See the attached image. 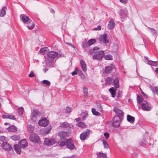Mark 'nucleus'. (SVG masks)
<instances>
[{
    "label": "nucleus",
    "mask_w": 158,
    "mask_h": 158,
    "mask_svg": "<svg viewBox=\"0 0 158 158\" xmlns=\"http://www.w3.org/2000/svg\"><path fill=\"white\" fill-rule=\"evenodd\" d=\"M64 56V55L59 54L56 52L51 51L48 53L47 56H44V61L47 65L52 67L53 64L54 63V58H58Z\"/></svg>",
    "instance_id": "obj_1"
},
{
    "label": "nucleus",
    "mask_w": 158,
    "mask_h": 158,
    "mask_svg": "<svg viewBox=\"0 0 158 158\" xmlns=\"http://www.w3.org/2000/svg\"><path fill=\"white\" fill-rule=\"evenodd\" d=\"M28 146V143L25 139L22 140L18 144H15L14 145V150L19 154L21 152V148H24Z\"/></svg>",
    "instance_id": "obj_2"
},
{
    "label": "nucleus",
    "mask_w": 158,
    "mask_h": 158,
    "mask_svg": "<svg viewBox=\"0 0 158 158\" xmlns=\"http://www.w3.org/2000/svg\"><path fill=\"white\" fill-rule=\"evenodd\" d=\"M139 108L144 111H150L152 108V105L145 101H143L139 105Z\"/></svg>",
    "instance_id": "obj_3"
},
{
    "label": "nucleus",
    "mask_w": 158,
    "mask_h": 158,
    "mask_svg": "<svg viewBox=\"0 0 158 158\" xmlns=\"http://www.w3.org/2000/svg\"><path fill=\"white\" fill-rule=\"evenodd\" d=\"M104 52L103 51H96L93 56L92 58L94 60L97 59L100 60L104 56Z\"/></svg>",
    "instance_id": "obj_4"
},
{
    "label": "nucleus",
    "mask_w": 158,
    "mask_h": 158,
    "mask_svg": "<svg viewBox=\"0 0 158 158\" xmlns=\"http://www.w3.org/2000/svg\"><path fill=\"white\" fill-rule=\"evenodd\" d=\"M40 113L37 110H33L31 112V121L36 122L38 119V118L40 117Z\"/></svg>",
    "instance_id": "obj_5"
},
{
    "label": "nucleus",
    "mask_w": 158,
    "mask_h": 158,
    "mask_svg": "<svg viewBox=\"0 0 158 158\" xmlns=\"http://www.w3.org/2000/svg\"><path fill=\"white\" fill-rule=\"evenodd\" d=\"M30 141L34 143H38L40 142L39 137L37 134L32 133L31 134L29 137Z\"/></svg>",
    "instance_id": "obj_6"
},
{
    "label": "nucleus",
    "mask_w": 158,
    "mask_h": 158,
    "mask_svg": "<svg viewBox=\"0 0 158 158\" xmlns=\"http://www.w3.org/2000/svg\"><path fill=\"white\" fill-rule=\"evenodd\" d=\"M90 130L87 129L81 134L80 135V139L81 140H84L89 137L90 134Z\"/></svg>",
    "instance_id": "obj_7"
},
{
    "label": "nucleus",
    "mask_w": 158,
    "mask_h": 158,
    "mask_svg": "<svg viewBox=\"0 0 158 158\" xmlns=\"http://www.w3.org/2000/svg\"><path fill=\"white\" fill-rule=\"evenodd\" d=\"M66 145L67 148L70 150H72L75 149L74 142L71 139H68L66 140Z\"/></svg>",
    "instance_id": "obj_8"
},
{
    "label": "nucleus",
    "mask_w": 158,
    "mask_h": 158,
    "mask_svg": "<svg viewBox=\"0 0 158 158\" xmlns=\"http://www.w3.org/2000/svg\"><path fill=\"white\" fill-rule=\"evenodd\" d=\"M20 18L21 21L24 24H26L28 22H29L31 24L32 23L31 19L29 18L28 17L23 14L20 15Z\"/></svg>",
    "instance_id": "obj_9"
},
{
    "label": "nucleus",
    "mask_w": 158,
    "mask_h": 158,
    "mask_svg": "<svg viewBox=\"0 0 158 158\" xmlns=\"http://www.w3.org/2000/svg\"><path fill=\"white\" fill-rule=\"evenodd\" d=\"M121 118L119 116H115L113 119V125L115 127H118L120 126V122H121Z\"/></svg>",
    "instance_id": "obj_10"
},
{
    "label": "nucleus",
    "mask_w": 158,
    "mask_h": 158,
    "mask_svg": "<svg viewBox=\"0 0 158 158\" xmlns=\"http://www.w3.org/2000/svg\"><path fill=\"white\" fill-rule=\"evenodd\" d=\"M56 141L53 138H46L44 140V144L47 146H49L54 144Z\"/></svg>",
    "instance_id": "obj_11"
},
{
    "label": "nucleus",
    "mask_w": 158,
    "mask_h": 158,
    "mask_svg": "<svg viewBox=\"0 0 158 158\" xmlns=\"http://www.w3.org/2000/svg\"><path fill=\"white\" fill-rule=\"evenodd\" d=\"M48 124V121L45 118L40 120L38 122V124L40 126L44 127L47 126Z\"/></svg>",
    "instance_id": "obj_12"
},
{
    "label": "nucleus",
    "mask_w": 158,
    "mask_h": 158,
    "mask_svg": "<svg viewBox=\"0 0 158 158\" xmlns=\"http://www.w3.org/2000/svg\"><path fill=\"white\" fill-rule=\"evenodd\" d=\"M58 135L61 139L64 140L66 137L69 136V134L67 131H61L58 133Z\"/></svg>",
    "instance_id": "obj_13"
},
{
    "label": "nucleus",
    "mask_w": 158,
    "mask_h": 158,
    "mask_svg": "<svg viewBox=\"0 0 158 158\" xmlns=\"http://www.w3.org/2000/svg\"><path fill=\"white\" fill-rule=\"evenodd\" d=\"M113 110L117 114V115L116 116H119L120 118H121L123 116L124 113L122 110L119 109L118 107L114 108L113 109Z\"/></svg>",
    "instance_id": "obj_14"
},
{
    "label": "nucleus",
    "mask_w": 158,
    "mask_h": 158,
    "mask_svg": "<svg viewBox=\"0 0 158 158\" xmlns=\"http://www.w3.org/2000/svg\"><path fill=\"white\" fill-rule=\"evenodd\" d=\"M107 35L105 33L99 38V40L101 43L103 42L104 44L108 43L109 40L107 39Z\"/></svg>",
    "instance_id": "obj_15"
},
{
    "label": "nucleus",
    "mask_w": 158,
    "mask_h": 158,
    "mask_svg": "<svg viewBox=\"0 0 158 158\" xmlns=\"http://www.w3.org/2000/svg\"><path fill=\"white\" fill-rule=\"evenodd\" d=\"M2 148L7 151L10 150L11 148V145L7 142H3L2 144Z\"/></svg>",
    "instance_id": "obj_16"
},
{
    "label": "nucleus",
    "mask_w": 158,
    "mask_h": 158,
    "mask_svg": "<svg viewBox=\"0 0 158 158\" xmlns=\"http://www.w3.org/2000/svg\"><path fill=\"white\" fill-rule=\"evenodd\" d=\"M115 66L113 64H110L109 66L106 67L105 72L107 74L110 73L112 70L115 68Z\"/></svg>",
    "instance_id": "obj_17"
},
{
    "label": "nucleus",
    "mask_w": 158,
    "mask_h": 158,
    "mask_svg": "<svg viewBox=\"0 0 158 158\" xmlns=\"http://www.w3.org/2000/svg\"><path fill=\"white\" fill-rule=\"evenodd\" d=\"M113 83L115 89H118L119 87V79L118 77H116L113 80Z\"/></svg>",
    "instance_id": "obj_18"
},
{
    "label": "nucleus",
    "mask_w": 158,
    "mask_h": 158,
    "mask_svg": "<svg viewBox=\"0 0 158 158\" xmlns=\"http://www.w3.org/2000/svg\"><path fill=\"white\" fill-rule=\"evenodd\" d=\"M99 49V48L95 47H94L92 49H89L88 51H87L86 52H87L89 55L90 54L92 55L93 53L94 54L95 52H96V51H98Z\"/></svg>",
    "instance_id": "obj_19"
},
{
    "label": "nucleus",
    "mask_w": 158,
    "mask_h": 158,
    "mask_svg": "<svg viewBox=\"0 0 158 158\" xmlns=\"http://www.w3.org/2000/svg\"><path fill=\"white\" fill-rule=\"evenodd\" d=\"M126 10L124 9H121L119 12V15L122 18L124 19L127 16V14L126 13Z\"/></svg>",
    "instance_id": "obj_20"
},
{
    "label": "nucleus",
    "mask_w": 158,
    "mask_h": 158,
    "mask_svg": "<svg viewBox=\"0 0 158 158\" xmlns=\"http://www.w3.org/2000/svg\"><path fill=\"white\" fill-rule=\"evenodd\" d=\"M80 63L81 65V67L83 71L85 72L87 70L86 64L83 60H80Z\"/></svg>",
    "instance_id": "obj_21"
},
{
    "label": "nucleus",
    "mask_w": 158,
    "mask_h": 158,
    "mask_svg": "<svg viewBox=\"0 0 158 158\" xmlns=\"http://www.w3.org/2000/svg\"><path fill=\"white\" fill-rule=\"evenodd\" d=\"M7 129L8 131L12 132H15L17 131V127L13 125L10 126Z\"/></svg>",
    "instance_id": "obj_22"
},
{
    "label": "nucleus",
    "mask_w": 158,
    "mask_h": 158,
    "mask_svg": "<svg viewBox=\"0 0 158 158\" xmlns=\"http://www.w3.org/2000/svg\"><path fill=\"white\" fill-rule=\"evenodd\" d=\"M147 63L148 64L150 65L154 66H158V61H153L151 60H148Z\"/></svg>",
    "instance_id": "obj_23"
},
{
    "label": "nucleus",
    "mask_w": 158,
    "mask_h": 158,
    "mask_svg": "<svg viewBox=\"0 0 158 158\" xmlns=\"http://www.w3.org/2000/svg\"><path fill=\"white\" fill-rule=\"evenodd\" d=\"M7 8L6 6L3 7L0 11V16L1 17H4L5 15L6 12V10Z\"/></svg>",
    "instance_id": "obj_24"
},
{
    "label": "nucleus",
    "mask_w": 158,
    "mask_h": 158,
    "mask_svg": "<svg viewBox=\"0 0 158 158\" xmlns=\"http://www.w3.org/2000/svg\"><path fill=\"white\" fill-rule=\"evenodd\" d=\"M115 23L114 21L111 19L109 22V24L108 25V27L110 29H112L115 26Z\"/></svg>",
    "instance_id": "obj_25"
},
{
    "label": "nucleus",
    "mask_w": 158,
    "mask_h": 158,
    "mask_svg": "<svg viewBox=\"0 0 158 158\" xmlns=\"http://www.w3.org/2000/svg\"><path fill=\"white\" fill-rule=\"evenodd\" d=\"M109 90L111 94L112 97L114 98L116 96V89L115 90L114 88L111 87L109 89Z\"/></svg>",
    "instance_id": "obj_26"
},
{
    "label": "nucleus",
    "mask_w": 158,
    "mask_h": 158,
    "mask_svg": "<svg viewBox=\"0 0 158 158\" xmlns=\"http://www.w3.org/2000/svg\"><path fill=\"white\" fill-rule=\"evenodd\" d=\"M70 125L67 122H65L60 124V126L59 127L62 128H67L70 127Z\"/></svg>",
    "instance_id": "obj_27"
},
{
    "label": "nucleus",
    "mask_w": 158,
    "mask_h": 158,
    "mask_svg": "<svg viewBox=\"0 0 158 158\" xmlns=\"http://www.w3.org/2000/svg\"><path fill=\"white\" fill-rule=\"evenodd\" d=\"M127 121L131 123H134L135 120V118L134 117L129 114L127 115Z\"/></svg>",
    "instance_id": "obj_28"
},
{
    "label": "nucleus",
    "mask_w": 158,
    "mask_h": 158,
    "mask_svg": "<svg viewBox=\"0 0 158 158\" xmlns=\"http://www.w3.org/2000/svg\"><path fill=\"white\" fill-rule=\"evenodd\" d=\"M2 117L3 118H9L11 119L15 120L16 119L15 117L13 115H2Z\"/></svg>",
    "instance_id": "obj_29"
},
{
    "label": "nucleus",
    "mask_w": 158,
    "mask_h": 158,
    "mask_svg": "<svg viewBox=\"0 0 158 158\" xmlns=\"http://www.w3.org/2000/svg\"><path fill=\"white\" fill-rule=\"evenodd\" d=\"M32 23L31 24L29 22H27L26 24H27V27L28 28L29 30H31L33 29L35 27V24L33 21L31 20Z\"/></svg>",
    "instance_id": "obj_30"
},
{
    "label": "nucleus",
    "mask_w": 158,
    "mask_h": 158,
    "mask_svg": "<svg viewBox=\"0 0 158 158\" xmlns=\"http://www.w3.org/2000/svg\"><path fill=\"white\" fill-rule=\"evenodd\" d=\"M98 158H107L106 153L102 152H99L97 155Z\"/></svg>",
    "instance_id": "obj_31"
},
{
    "label": "nucleus",
    "mask_w": 158,
    "mask_h": 158,
    "mask_svg": "<svg viewBox=\"0 0 158 158\" xmlns=\"http://www.w3.org/2000/svg\"><path fill=\"white\" fill-rule=\"evenodd\" d=\"M143 97L140 95H138L137 97V100L138 103L139 104L142 103L143 100Z\"/></svg>",
    "instance_id": "obj_32"
},
{
    "label": "nucleus",
    "mask_w": 158,
    "mask_h": 158,
    "mask_svg": "<svg viewBox=\"0 0 158 158\" xmlns=\"http://www.w3.org/2000/svg\"><path fill=\"white\" fill-rule=\"evenodd\" d=\"M82 46V48L85 50V51L87 52L86 48H88L90 46L89 45L88 42H85L83 43Z\"/></svg>",
    "instance_id": "obj_33"
},
{
    "label": "nucleus",
    "mask_w": 158,
    "mask_h": 158,
    "mask_svg": "<svg viewBox=\"0 0 158 158\" xmlns=\"http://www.w3.org/2000/svg\"><path fill=\"white\" fill-rule=\"evenodd\" d=\"M149 29V31L152 33V35L154 36H156L157 35V32L154 29L148 27Z\"/></svg>",
    "instance_id": "obj_34"
},
{
    "label": "nucleus",
    "mask_w": 158,
    "mask_h": 158,
    "mask_svg": "<svg viewBox=\"0 0 158 158\" xmlns=\"http://www.w3.org/2000/svg\"><path fill=\"white\" fill-rule=\"evenodd\" d=\"M106 83V84H111L113 81V79L112 78L108 77L105 79Z\"/></svg>",
    "instance_id": "obj_35"
},
{
    "label": "nucleus",
    "mask_w": 158,
    "mask_h": 158,
    "mask_svg": "<svg viewBox=\"0 0 158 158\" xmlns=\"http://www.w3.org/2000/svg\"><path fill=\"white\" fill-rule=\"evenodd\" d=\"M10 138L13 140L16 141L20 139V136L18 135H15L11 136Z\"/></svg>",
    "instance_id": "obj_36"
},
{
    "label": "nucleus",
    "mask_w": 158,
    "mask_h": 158,
    "mask_svg": "<svg viewBox=\"0 0 158 158\" xmlns=\"http://www.w3.org/2000/svg\"><path fill=\"white\" fill-rule=\"evenodd\" d=\"M152 92L157 95L158 96V87H152L151 88Z\"/></svg>",
    "instance_id": "obj_37"
},
{
    "label": "nucleus",
    "mask_w": 158,
    "mask_h": 158,
    "mask_svg": "<svg viewBox=\"0 0 158 158\" xmlns=\"http://www.w3.org/2000/svg\"><path fill=\"white\" fill-rule=\"evenodd\" d=\"M92 112L93 115L97 116H99L100 113L98 111L96 110V109L95 108H93L92 109Z\"/></svg>",
    "instance_id": "obj_38"
},
{
    "label": "nucleus",
    "mask_w": 158,
    "mask_h": 158,
    "mask_svg": "<svg viewBox=\"0 0 158 158\" xmlns=\"http://www.w3.org/2000/svg\"><path fill=\"white\" fill-rule=\"evenodd\" d=\"M28 131L31 134L33 133L34 127L31 125H29L28 126Z\"/></svg>",
    "instance_id": "obj_39"
},
{
    "label": "nucleus",
    "mask_w": 158,
    "mask_h": 158,
    "mask_svg": "<svg viewBox=\"0 0 158 158\" xmlns=\"http://www.w3.org/2000/svg\"><path fill=\"white\" fill-rule=\"evenodd\" d=\"M23 111L24 109L22 107H21L18 108L17 110L18 113L20 115H22L23 114Z\"/></svg>",
    "instance_id": "obj_40"
},
{
    "label": "nucleus",
    "mask_w": 158,
    "mask_h": 158,
    "mask_svg": "<svg viewBox=\"0 0 158 158\" xmlns=\"http://www.w3.org/2000/svg\"><path fill=\"white\" fill-rule=\"evenodd\" d=\"M87 42L89 45L90 46L96 42V40L95 39H92L89 40Z\"/></svg>",
    "instance_id": "obj_41"
},
{
    "label": "nucleus",
    "mask_w": 158,
    "mask_h": 158,
    "mask_svg": "<svg viewBox=\"0 0 158 158\" xmlns=\"http://www.w3.org/2000/svg\"><path fill=\"white\" fill-rule=\"evenodd\" d=\"M102 142L104 145V148H109V145L107 142L105 140V139H103Z\"/></svg>",
    "instance_id": "obj_42"
},
{
    "label": "nucleus",
    "mask_w": 158,
    "mask_h": 158,
    "mask_svg": "<svg viewBox=\"0 0 158 158\" xmlns=\"http://www.w3.org/2000/svg\"><path fill=\"white\" fill-rule=\"evenodd\" d=\"M42 83L43 84L46 85L48 86H50L51 85V83L50 82L47 80H43L42 81Z\"/></svg>",
    "instance_id": "obj_43"
},
{
    "label": "nucleus",
    "mask_w": 158,
    "mask_h": 158,
    "mask_svg": "<svg viewBox=\"0 0 158 158\" xmlns=\"http://www.w3.org/2000/svg\"><path fill=\"white\" fill-rule=\"evenodd\" d=\"M105 59L107 60H111L112 59V56L110 55H107L105 56Z\"/></svg>",
    "instance_id": "obj_44"
},
{
    "label": "nucleus",
    "mask_w": 158,
    "mask_h": 158,
    "mask_svg": "<svg viewBox=\"0 0 158 158\" xmlns=\"http://www.w3.org/2000/svg\"><path fill=\"white\" fill-rule=\"evenodd\" d=\"M66 142L64 141H59L58 143V144L60 147H63L66 145Z\"/></svg>",
    "instance_id": "obj_45"
},
{
    "label": "nucleus",
    "mask_w": 158,
    "mask_h": 158,
    "mask_svg": "<svg viewBox=\"0 0 158 158\" xmlns=\"http://www.w3.org/2000/svg\"><path fill=\"white\" fill-rule=\"evenodd\" d=\"M78 126L79 127H83L85 126V125L83 122H80L79 123Z\"/></svg>",
    "instance_id": "obj_46"
},
{
    "label": "nucleus",
    "mask_w": 158,
    "mask_h": 158,
    "mask_svg": "<svg viewBox=\"0 0 158 158\" xmlns=\"http://www.w3.org/2000/svg\"><path fill=\"white\" fill-rule=\"evenodd\" d=\"M83 94L84 96H87L88 94V89L86 87L83 88Z\"/></svg>",
    "instance_id": "obj_47"
},
{
    "label": "nucleus",
    "mask_w": 158,
    "mask_h": 158,
    "mask_svg": "<svg viewBox=\"0 0 158 158\" xmlns=\"http://www.w3.org/2000/svg\"><path fill=\"white\" fill-rule=\"evenodd\" d=\"M52 129L51 127V126L48 127L47 129H45L44 131V132L46 134H48L49 132Z\"/></svg>",
    "instance_id": "obj_48"
},
{
    "label": "nucleus",
    "mask_w": 158,
    "mask_h": 158,
    "mask_svg": "<svg viewBox=\"0 0 158 158\" xmlns=\"http://www.w3.org/2000/svg\"><path fill=\"white\" fill-rule=\"evenodd\" d=\"M72 109L68 106L66 107L65 109V113H69L71 111Z\"/></svg>",
    "instance_id": "obj_49"
},
{
    "label": "nucleus",
    "mask_w": 158,
    "mask_h": 158,
    "mask_svg": "<svg viewBox=\"0 0 158 158\" xmlns=\"http://www.w3.org/2000/svg\"><path fill=\"white\" fill-rule=\"evenodd\" d=\"M122 91H119L118 93L117 98L120 99L122 98Z\"/></svg>",
    "instance_id": "obj_50"
},
{
    "label": "nucleus",
    "mask_w": 158,
    "mask_h": 158,
    "mask_svg": "<svg viewBox=\"0 0 158 158\" xmlns=\"http://www.w3.org/2000/svg\"><path fill=\"white\" fill-rule=\"evenodd\" d=\"M46 50L45 48H42L40 50V52L42 54H44Z\"/></svg>",
    "instance_id": "obj_51"
},
{
    "label": "nucleus",
    "mask_w": 158,
    "mask_h": 158,
    "mask_svg": "<svg viewBox=\"0 0 158 158\" xmlns=\"http://www.w3.org/2000/svg\"><path fill=\"white\" fill-rule=\"evenodd\" d=\"M78 71V70L77 68H75L74 71L72 73V75L73 76H74L77 74V72Z\"/></svg>",
    "instance_id": "obj_52"
},
{
    "label": "nucleus",
    "mask_w": 158,
    "mask_h": 158,
    "mask_svg": "<svg viewBox=\"0 0 158 158\" xmlns=\"http://www.w3.org/2000/svg\"><path fill=\"white\" fill-rule=\"evenodd\" d=\"M104 135L106 139H107L109 137V134L108 132H106L104 133Z\"/></svg>",
    "instance_id": "obj_53"
},
{
    "label": "nucleus",
    "mask_w": 158,
    "mask_h": 158,
    "mask_svg": "<svg viewBox=\"0 0 158 158\" xmlns=\"http://www.w3.org/2000/svg\"><path fill=\"white\" fill-rule=\"evenodd\" d=\"M35 75L32 71H31L30 73L28 76L30 77H32L34 76Z\"/></svg>",
    "instance_id": "obj_54"
},
{
    "label": "nucleus",
    "mask_w": 158,
    "mask_h": 158,
    "mask_svg": "<svg viewBox=\"0 0 158 158\" xmlns=\"http://www.w3.org/2000/svg\"><path fill=\"white\" fill-rule=\"evenodd\" d=\"M101 29V27L99 25L97 26V27H95L94 28V30L95 31L99 30Z\"/></svg>",
    "instance_id": "obj_55"
},
{
    "label": "nucleus",
    "mask_w": 158,
    "mask_h": 158,
    "mask_svg": "<svg viewBox=\"0 0 158 158\" xmlns=\"http://www.w3.org/2000/svg\"><path fill=\"white\" fill-rule=\"evenodd\" d=\"M66 44H68L70 46L74 48V49H75V48H76L75 46H74V45L73 44H72L69 43H67V42H66Z\"/></svg>",
    "instance_id": "obj_56"
},
{
    "label": "nucleus",
    "mask_w": 158,
    "mask_h": 158,
    "mask_svg": "<svg viewBox=\"0 0 158 158\" xmlns=\"http://www.w3.org/2000/svg\"><path fill=\"white\" fill-rule=\"evenodd\" d=\"M97 106L99 109H100L101 110H102V107L100 104L97 103Z\"/></svg>",
    "instance_id": "obj_57"
},
{
    "label": "nucleus",
    "mask_w": 158,
    "mask_h": 158,
    "mask_svg": "<svg viewBox=\"0 0 158 158\" xmlns=\"http://www.w3.org/2000/svg\"><path fill=\"white\" fill-rule=\"evenodd\" d=\"M123 4H126L127 2V0H119Z\"/></svg>",
    "instance_id": "obj_58"
},
{
    "label": "nucleus",
    "mask_w": 158,
    "mask_h": 158,
    "mask_svg": "<svg viewBox=\"0 0 158 158\" xmlns=\"http://www.w3.org/2000/svg\"><path fill=\"white\" fill-rule=\"evenodd\" d=\"M141 93L144 96L146 97V98L148 97V95H146L145 94L144 92H143V91H142Z\"/></svg>",
    "instance_id": "obj_59"
},
{
    "label": "nucleus",
    "mask_w": 158,
    "mask_h": 158,
    "mask_svg": "<svg viewBox=\"0 0 158 158\" xmlns=\"http://www.w3.org/2000/svg\"><path fill=\"white\" fill-rule=\"evenodd\" d=\"M75 120L77 122H79V121H81V119L80 118H76L75 119Z\"/></svg>",
    "instance_id": "obj_60"
},
{
    "label": "nucleus",
    "mask_w": 158,
    "mask_h": 158,
    "mask_svg": "<svg viewBox=\"0 0 158 158\" xmlns=\"http://www.w3.org/2000/svg\"><path fill=\"white\" fill-rule=\"evenodd\" d=\"M5 139V138L4 136H1L0 137V140H4Z\"/></svg>",
    "instance_id": "obj_61"
},
{
    "label": "nucleus",
    "mask_w": 158,
    "mask_h": 158,
    "mask_svg": "<svg viewBox=\"0 0 158 158\" xmlns=\"http://www.w3.org/2000/svg\"><path fill=\"white\" fill-rule=\"evenodd\" d=\"M48 70V69L47 68H44L43 69V71H44V73H46L47 71Z\"/></svg>",
    "instance_id": "obj_62"
},
{
    "label": "nucleus",
    "mask_w": 158,
    "mask_h": 158,
    "mask_svg": "<svg viewBox=\"0 0 158 158\" xmlns=\"http://www.w3.org/2000/svg\"><path fill=\"white\" fill-rule=\"evenodd\" d=\"M155 72L157 74H158V68L156 69Z\"/></svg>",
    "instance_id": "obj_63"
},
{
    "label": "nucleus",
    "mask_w": 158,
    "mask_h": 158,
    "mask_svg": "<svg viewBox=\"0 0 158 158\" xmlns=\"http://www.w3.org/2000/svg\"><path fill=\"white\" fill-rule=\"evenodd\" d=\"M86 116L85 115L84 116H83L82 117V118L83 120H85L86 119Z\"/></svg>",
    "instance_id": "obj_64"
}]
</instances>
